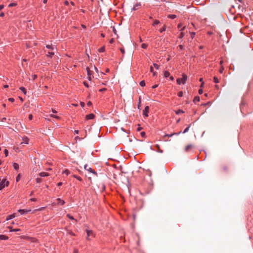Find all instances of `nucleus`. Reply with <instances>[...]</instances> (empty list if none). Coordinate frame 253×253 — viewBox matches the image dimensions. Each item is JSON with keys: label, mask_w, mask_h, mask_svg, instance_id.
Returning <instances> with one entry per match:
<instances>
[{"label": "nucleus", "mask_w": 253, "mask_h": 253, "mask_svg": "<svg viewBox=\"0 0 253 253\" xmlns=\"http://www.w3.org/2000/svg\"><path fill=\"white\" fill-rule=\"evenodd\" d=\"M187 79V76L185 74H183L182 78H178L176 80V82L178 84H185Z\"/></svg>", "instance_id": "f257e3e1"}, {"label": "nucleus", "mask_w": 253, "mask_h": 253, "mask_svg": "<svg viewBox=\"0 0 253 253\" xmlns=\"http://www.w3.org/2000/svg\"><path fill=\"white\" fill-rule=\"evenodd\" d=\"M84 169L85 170L89 171V172L93 174L95 176H97L98 174L92 168L89 167V166L87 164H85L84 166Z\"/></svg>", "instance_id": "f03ea898"}, {"label": "nucleus", "mask_w": 253, "mask_h": 253, "mask_svg": "<svg viewBox=\"0 0 253 253\" xmlns=\"http://www.w3.org/2000/svg\"><path fill=\"white\" fill-rule=\"evenodd\" d=\"M9 182L6 181L5 179H3L0 182V190L3 189L5 187L7 186Z\"/></svg>", "instance_id": "7ed1b4c3"}, {"label": "nucleus", "mask_w": 253, "mask_h": 253, "mask_svg": "<svg viewBox=\"0 0 253 253\" xmlns=\"http://www.w3.org/2000/svg\"><path fill=\"white\" fill-rule=\"evenodd\" d=\"M31 211V210H26V209H20L18 211V212H19L21 215L26 214Z\"/></svg>", "instance_id": "20e7f679"}, {"label": "nucleus", "mask_w": 253, "mask_h": 253, "mask_svg": "<svg viewBox=\"0 0 253 253\" xmlns=\"http://www.w3.org/2000/svg\"><path fill=\"white\" fill-rule=\"evenodd\" d=\"M149 111V107L148 106H145L144 110H143V115L145 117H148Z\"/></svg>", "instance_id": "39448f33"}, {"label": "nucleus", "mask_w": 253, "mask_h": 253, "mask_svg": "<svg viewBox=\"0 0 253 253\" xmlns=\"http://www.w3.org/2000/svg\"><path fill=\"white\" fill-rule=\"evenodd\" d=\"M141 6V3L140 2H137L134 5L133 7L131 8V11H135L137 10L139 7Z\"/></svg>", "instance_id": "423d86ee"}, {"label": "nucleus", "mask_w": 253, "mask_h": 253, "mask_svg": "<svg viewBox=\"0 0 253 253\" xmlns=\"http://www.w3.org/2000/svg\"><path fill=\"white\" fill-rule=\"evenodd\" d=\"M86 234H87L86 240L89 241V240H90V238H89L90 236V235L93 236V232L92 230L86 229Z\"/></svg>", "instance_id": "0eeeda50"}, {"label": "nucleus", "mask_w": 253, "mask_h": 253, "mask_svg": "<svg viewBox=\"0 0 253 253\" xmlns=\"http://www.w3.org/2000/svg\"><path fill=\"white\" fill-rule=\"evenodd\" d=\"M94 117H95V115L92 113L87 114L85 116V119L86 120L93 119Z\"/></svg>", "instance_id": "6e6552de"}, {"label": "nucleus", "mask_w": 253, "mask_h": 253, "mask_svg": "<svg viewBox=\"0 0 253 253\" xmlns=\"http://www.w3.org/2000/svg\"><path fill=\"white\" fill-rule=\"evenodd\" d=\"M15 217V214L14 213H13V214H10V215H8L6 218V220H11L13 218H14V217Z\"/></svg>", "instance_id": "1a4fd4ad"}, {"label": "nucleus", "mask_w": 253, "mask_h": 253, "mask_svg": "<svg viewBox=\"0 0 253 253\" xmlns=\"http://www.w3.org/2000/svg\"><path fill=\"white\" fill-rule=\"evenodd\" d=\"M57 201H58L57 204L60 205H63L65 203L63 200H62L59 198H57Z\"/></svg>", "instance_id": "9d476101"}, {"label": "nucleus", "mask_w": 253, "mask_h": 253, "mask_svg": "<svg viewBox=\"0 0 253 253\" xmlns=\"http://www.w3.org/2000/svg\"><path fill=\"white\" fill-rule=\"evenodd\" d=\"M48 175V173L46 172H42L39 173V175L42 177L47 176Z\"/></svg>", "instance_id": "9b49d317"}, {"label": "nucleus", "mask_w": 253, "mask_h": 253, "mask_svg": "<svg viewBox=\"0 0 253 253\" xmlns=\"http://www.w3.org/2000/svg\"><path fill=\"white\" fill-rule=\"evenodd\" d=\"M86 72H87V76H90V75H93V71H91L89 67H86Z\"/></svg>", "instance_id": "f8f14e48"}, {"label": "nucleus", "mask_w": 253, "mask_h": 253, "mask_svg": "<svg viewBox=\"0 0 253 253\" xmlns=\"http://www.w3.org/2000/svg\"><path fill=\"white\" fill-rule=\"evenodd\" d=\"M155 147H156L157 149L156 151L158 153H163V151L160 148V146L158 144L155 145Z\"/></svg>", "instance_id": "ddd939ff"}, {"label": "nucleus", "mask_w": 253, "mask_h": 253, "mask_svg": "<svg viewBox=\"0 0 253 253\" xmlns=\"http://www.w3.org/2000/svg\"><path fill=\"white\" fill-rule=\"evenodd\" d=\"M8 239V237L4 235H0V240H6Z\"/></svg>", "instance_id": "4468645a"}, {"label": "nucleus", "mask_w": 253, "mask_h": 253, "mask_svg": "<svg viewBox=\"0 0 253 253\" xmlns=\"http://www.w3.org/2000/svg\"><path fill=\"white\" fill-rule=\"evenodd\" d=\"M200 100V98L199 96H195L193 99V102L195 103H196L197 102H199Z\"/></svg>", "instance_id": "2eb2a0df"}, {"label": "nucleus", "mask_w": 253, "mask_h": 253, "mask_svg": "<svg viewBox=\"0 0 253 253\" xmlns=\"http://www.w3.org/2000/svg\"><path fill=\"white\" fill-rule=\"evenodd\" d=\"M192 147H193L192 145H191V144H189V145H187V146H186V147H185V151L186 152H188V151L190 150V149L192 148Z\"/></svg>", "instance_id": "dca6fc26"}, {"label": "nucleus", "mask_w": 253, "mask_h": 253, "mask_svg": "<svg viewBox=\"0 0 253 253\" xmlns=\"http://www.w3.org/2000/svg\"><path fill=\"white\" fill-rule=\"evenodd\" d=\"M181 133V131H179L178 132H174V133H171L170 134H167L166 136H168L169 137H171L172 136L174 135H178L179 134H180Z\"/></svg>", "instance_id": "f3484780"}, {"label": "nucleus", "mask_w": 253, "mask_h": 253, "mask_svg": "<svg viewBox=\"0 0 253 253\" xmlns=\"http://www.w3.org/2000/svg\"><path fill=\"white\" fill-rule=\"evenodd\" d=\"M19 89L22 91V92L23 93V94H26V92H27V91H26V88L23 87V86H21L19 87Z\"/></svg>", "instance_id": "a211bd4d"}, {"label": "nucleus", "mask_w": 253, "mask_h": 253, "mask_svg": "<svg viewBox=\"0 0 253 253\" xmlns=\"http://www.w3.org/2000/svg\"><path fill=\"white\" fill-rule=\"evenodd\" d=\"M10 229V232H17L20 231V229L19 228L12 229L11 227H9Z\"/></svg>", "instance_id": "6ab92c4d"}, {"label": "nucleus", "mask_w": 253, "mask_h": 253, "mask_svg": "<svg viewBox=\"0 0 253 253\" xmlns=\"http://www.w3.org/2000/svg\"><path fill=\"white\" fill-rule=\"evenodd\" d=\"M13 168L15 170H17L19 169V165L17 163H14L13 164Z\"/></svg>", "instance_id": "aec40b11"}, {"label": "nucleus", "mask_w": 253, "mask_h": 253, "mask_svg": "<svg viewBox=\"0 0 253 253\" xmlns=\"http://www.w3.org/2000/svg\"><path fill=\"white\" fill-rule=\"evenodd\" d=\"M73 176L74 177L76 178L77 179H78L80 181H82V180H83L82 178L78 175L74 174V175H73Z\"/></svg>", "instance_id": "412c9836"}, {"label": "nucleus", "mask_w": 253, "mask_h": 253, "mask_svg": "<svg viewBox=\"0 0 253 253\" xmlns=\"http://www.w3.org/2000/svg\"><path fill=\"white\" fill-rule=\"evenodd\" d=\"M67 217L69 219H71V220H75V221H76V222H77V220L76 219H75L74 218V217H73L72 215H71V214H67Z\"/></svg>", "instance_id": "4be33fe9"}, {"label": "nucleus", "mask_w": 253, "mask_h": 253, "mask_svg": "<svg viewBox=\"0 0 253 253\" xmlns=\"http://www.w3.org/2000/svg\"><path fill=\"white\" fill-rule=\"evenodd\" d=\"M175 113L176 114L179 115L180 114L184 113V112L182 110L178 109V110L175 111Z\"/></svg>", "instance_id": "5701e85b"}, {"label": "nucleus", "mask_w": 253, "mask_h": 253, "mask_svg": "<svg viewBox=\"0 0 253 253\" xmlns=\"http://www.w3.org/2000/svg\"><path fill=\"white\" fill-rule=\"evenodd\" d=\"M164 77H165L166 78H168V77H169V75H170V73H169V71H165L164 72Z\"/></svg>", "instance_id": "b1692460"}, {"label": "nucleus", "mask_w": 253, "mask_h": 253, "mask_svg": "<svg viewBox=\"0 0 253 253\" xmlns=\"http://www.w3.org/2000/svg\"><path fill=\"white\" fill-rule=\"evenodd\" d=\"M191 126V124H190L187 127H186L184 131H183V133H185L189 131V128Z\"/></svg>", "instance_id": "393cba45"}, {"label": "nucleus", "mask_w": 253, "mask_h": 253, "mask_svg": "<svg viewBox=\"0 0 253 253\" xmlns=\"http://www.w3.org/2000/svg\"><path fill=\"white\" fill-rule=\"evenodd\" d=\"M166 30V26L165 25H164L162 28H161L159 30V31L160 33H163V32L165 31Z\"/></svg>", "instance_id": "a878e982"}, {"label": "nucleus", "mask_w": 253, "mask_h": 253, "mask_svg": "<svg viewBox=\"0 0 253 253\" xmlns=\"http://www.w3.org/2000/svg\"><path fill=\"white\" fill-rule=\"evenodd\" d=\"M168 17L171 19H174L176 17V16L174 14H170L168 15Z\"/></svg>", "instance_id": "bb28decb"}, {"label": "nucleus", "mask_w": 253, "mask_h": 253, "mask_svg": "<svg viewBox=\"0 0 253 253\" xmlns=\"http://www.w3.org/2000/svg\"><path fill=\"white\" fill-rule=\"evenodd\" d=\"M105 47L104 46H102V47H101L100 48H99L98 49V52H103L105 51Z\"/></svg>", "instance_id": "cd10ccee"}, {"label": "nucleus", "mask_w": 253, "mask_h": 253, "mask_svg": "<svg viewBox=\"0 0 253 253\" xmlns=\"http://www.w3.org/2000/svg\"><path fill=\"white\" fill-rule=\"evenodd\" d=\"M54 53L53 52H48L46 54L47 56L49 57H52L53 55H54Z\"/></svg>", "instance_id": "c85d7f7f"}, {"label": "nucleus", "mask_w": 253, "mask_h": 253, "mask_svg": "<svg viewBox=\"0 0 253 253\" xmlns=\"http://www.w3.org/2000/svg\"><path fill=\"white\" fill-rule=\"evenodd\" d=\"M139 84L142 87H143L145 85V81L143 80V81H141L140 83H139Z\"/></svg>", "instance_id": "c756f323"}, {"label": "nucleus", "mask_w": 253, "mask_h": 253, "mask_svg": "<svg viewBox=\"0 0 253 253\" xmlns=\"http://www.w3.org/2000/svg\"><path fill=\"white\" fill-rule=\"evenodd\" d=\"M70 172L68 169H65L63 170V173L65 174L66 175H68L70 174Z\"/></svg>", "instance_id": "7c9ffc66"}, {"label": "nucleus", "mask_w": 253, "mask_h": 253, "mask_svg": "<svg viewBox=\"0 0 253 253\" xmlns=\"http://www.w3.org/2000/svg\"><path fill=\"white\" fill-rule=\"evenodd\" d=\"M46 47L48 49H52V50L54 49V47L51 45L47 44L46 45Z\"/></svg>", "instance_id": "2f4dec72"}, {"label": "nucleus", "mask_w": 253, "mask_h": 253, "mask_svg": "<svg viewBox=\"0 0 253 253\" xmlns=\"http://www.w3.org/2000/svg\"><path fill=\"white\" fill-rule=\"evenodd\" d=\"M190 36H191V38H192V39H193L196 35V33L194 32H192L190 33Z\"/></svg>", "instance_id": "473e14b6"}, {"label": "nucleus", "mask_w": 253, "mask_h": 253, "mask_svg": "<svg viewBox=\"0 0 253 253\" xmlns=\"http://www.w3.org/2000/svg\"><path fill=\"white\" fill-rule=\"evenodd\" d=\"M159 23H160V21H159L158 20H155L154 21V22H153V23L152 25L154 26H155V25H158V24H159Z\"/></svg>", "instance_id": "72a5a7b5"}, {"label": "nucleus", "mask_w": 253, "mask_h": 253, "mask_svg": "<svg viewBox=\"0 0 253 253\" xmlns=\"http://www.w3.org/2000/svg\"><path fill=\"white\" fill-rule=\"evenodd\" d=\"M184 33H183V32H181L180 33L179 35L178 36V38H179V39H182V38L184 37Z\"/></svg>", "instance_id": "f704fd0d"}, {"label": "nucleus", "mask_w": 253, "mask_h": 253, "mask_svg": "<svg viewBox=\"0 0 253 253\" xmlns=\"http://www.w3.org/2000/svg\"><path fill=\"white\" fill-rule=\"evenodd\" d=\"M148 47V44L146 43H142L141 44V47L144 49H146Z\"/></svg>", "instance_id": "c9c22d12"}, {"label": "nucleus", "mask_w": 253, "mask_h": 253, "mask_svg": "<svg viewBox=\"0 0 253 253\" xmlns=\"http://www.w3.org/2000/svg\"><path fill=\"white\" fill-rule=\"evenodd\" d=\"M17 5V3L15 2L10 3L8 5V7H13Z\"/></svg>", "instance_id": "e433bc0d"}, {"label": "nucleus", "mask_w": 253, "mask_h": 253, "mask_svg": "<svg viewBox=\"0 0 253 253\" xmlns=\"http://www.w3.org/2000/svg\"><path fill=\"white\" fill-rule=\"evenodd\" d=\"M183 95V92L182 91H180L178 92V93H177L178 96L180 97H182Z\"/></svg>", "instance_id": "4c0bfd02"}, {"label": "nucleus", "mask_w": 253, "mask_h": 253, "mask_svg": "<svg viewBox=\"0 0 253 253\" xmlns=\"http://www.w3.org/2000/svg\"><path fill=\"white\" fill-rule=\"evenodd\" d=\"M213 81L215 83H219V81H218V78L216 77H214L213 78Z\"/></svg>", "instance_id": "58836bf2"}, {"label": "nucleus", "mask_w": 253, "mask_h": 253, "mask_svg": "<svg viewBox=\"0 0 253 253\" xmlns=\"http://www.w3.org/2000/svg\"><path fill=\"white\" fill-rule=\"evenodd\" d=\"M42 180V179L41 178L38 177L36 179V182L38 183L41 182Z\"/></svg>", "instance_id": "ea45409f"}, {"label": "nucleus", "mask_w": 253, "mask_h": 253, "mask_svg": "<svg viewBox=\"0 0 253 253\" xmlns=\"http://www.w3.org/2000/svg\"><path fill=\"white\" fill-rule=\"evenodd\" d=\"M4 155H5V157H7L8 155V151L7 149H4Z\"/></svg>", "instance_id": "a19ab883"}, {"label": "nucleus", "mask_w": 253, "mask_h": 253, "mask_svg": "<svg viewBox=\"0 0 253 253\" xmlns=\"http://www.w3.org/2000/svg\"><path fill=\"white\" fill-rule=\"evenodd\" d=\"M199 81H200V82H201V86H201V87H203V86H204V82H203V79H202V78H200V80H199Z\"/></svg>", "instance_id": "79ce46f5"}, {"label": "nucleus", "mask_w": 253, "mask_h": 253, "mask_svg": "<svg viewBox=\"0 0 253 253\" xmlns=\"http://www.w3.org/2000/svg\"><path fill=\"white\" fill-rule=\"evenodd\" d=\"M100 185H101V189H102V191L105 190V184H103V183H101V184H100Z\"/></svg>", "instance_id": "37998d69"}, {"label": "nucleus", "mask_w": 253, "mask_h": 253, "mask_svg": "<svg viewBox=\"0 0 253 253\" xmlns=\"http://www.w3.org/2000/svg\"><path fill=\"white\" fill-rule=\"evenodd\" d=\"M153 66L156 69H159V65H158L157 64H156V63H154L153 64Z\"/></svg>", "instance_id": "c03bdc74"}, {"label": "nucleus", "mask_w": 253, "mask_h": 253, "mask_svg": "<svg viewBox=\"0 0 253 253\" xmlns=\"http://www.w3.org/2000/svg\"><path fill=\"white\" fill-rule=\"evenodd\" d=\"M93 78V75L87 76V79L90 81L91 80L92 78Z\"/></svg>", "instance_id": "a18cd8bd"}, {"label": "nucleus", "mask_w": 253, "mask_h": 253, "mask_svg": "<svg viewBox=\"0 0 253 253\" xmlns=\"http://www.w3.org/2000/svg\"><path fill=\"white\" fill-rule=\"evenodd\" d=\"M141 136L143 137H145L146 133L144 131H142L140 133Z\"/></svg>", "instance_id": "49530a36"}, {"label": "nucleus", "mask_w": 253, "mask_h": 253, "mask_svg": "<svg viewBox=\"0 0 253 253\" xmlns=\"http://www.w3.org/2000/svg\"><path fill=\"white\" fill-rule=\"evenodd\" d=\"M84 85L86 87H89V84L87 83H86V82H84Z\"/></svg>", "instance_id": "de8ad7c7"}, {"label": "nucleus", "mask_w": 253, "mask_h": 253, "mask_svg": "<svg viewBox=\"0 0 253 253\" xmlns=\"http://www.w3.org/2000/svg\"><path fill=\"white\" fill-rule=\"evenodd\" d=\"M203 92V89L202 88H200V89H199L198 93H199V94H202Z\"/></svg>", "instance_id": "09e8293b"}, {"label": "nucleus", "mask_w": 253, "mask_h": 253, "mask_svg": "<svg viewBox=\"0 0 253 253\" xmlns=\"http://www.w3.org/2000/svg\"><path fill=\"white\" fill-rule=\"evenodd\" d=\"M106 88H101V89H100L99 90V91L100 92H103V91H106Z\"/></svg>", "instance_id": "8fccbe9b"}, {"label": "nucleus", "mask_w": 253, "mask_h": 253, "mask_svg": "<svg viewBox=\"0 0 253 253\" xmlns=\"http://www.w3.org/2000/svg\"><path fill=\"white\" fill-rule=\"evenodd\" d=\"M179 47L180 49L181 50H183L184 49V46L183 45H181V44L179 45Z\"/></svg>", "instance_id": "3c124183"}, {"label": "nucleus", "mask_w": 253, "mask_h": 253, "mask_svg": "<svg viewBox=\"0 0 253 253\" xmlns=\"http://www.w3.org/2000/svg\"><path fill=\"white\" fill-rule=\"evenodd\" d=\"M8 100L11 102H13L14 101V99L13 98H9Z\"/></svg>", "instance_id": "603ef678"}, {"label": "nucleus", "mask_w": 253, "mask_h": 253, "mask_svg": "<svg viewBox=\"0 0 253 253\" xmlns=\"http://www.w3.org/2000/svg\"><path fill=\"white\" fill-rule=\"evenodd\" d=\"M28 119L30 120H32V119H33V115L32 114H30L28 116Z\"/></svg>", "instance_id": "864d4df0"}, {"label": "nucleus", "mask_w": 253, "mask_h": 253, "mask_svg": "<svg viewBox=\"0 0 253 253\" xmlns=\"http://www.w3.org/2000/svg\"><path fill=\"white\" fill-rule=\"evenodd\" d=\"M113 31L115 34H117V30L114 27L113 28Z\"/></svg>", "instance_id": "5fc2aeb1"}, {"label": "nucleus", "mask_w": 253, "mask_h": 253, "mask_svg": "<svg viewBox=\"0 0 253 253\" xmlns=\"http://www.w3.org/2000/svg\"><path fill=\"white\" fill-rule=\"evenodd\" d=\"M158 86V84H155V85H153V86H152V88H157Z\"/></svg>", "instance_id": "6e6d98bb"}, {"label": "nucleus", "mask_w": 253, "mask_h": 253, "mask_svg": "<svg viewBox=\"0 0 253 253\" xmlns=\"http://www.w3.org/2000/svg\"><path fill=\"white\" fill-rule=\"evenodd\" d=\"M28 142H29V139L27 138H26V140H25V141H24V143L27 144H28Z\"/></svg>", "instance_id": "4d7b16f0"}, {"label": "nucleus", "mask_w": 253, "mask_h": 253, "mask_svg": "<svg viewBox=\"0 0 253 253\" xmlns=\"http://www.w3.org/2000/svg\"><path fill=\"white\" fill-rule=\"evenodd\" d=\"M80 105L82 107H84L85 105V104L83 102H81L80 103Z\"/></svg>", "instance_id": "13d9d810"}, {"label": "nucleus", "mask_w": 253, "mask_h": 253, "mask_svg": "<svg viewBox=\"0 0 253 253\" xmlns=\"http://www.w3.org/2000/svg\"><path fill=\"white\" fill-rule=\"evenodd\" d=\"M120 51H121V52L123 53V54H124L125 51V49H123V48H121L120 49Z\"/></svg>", "instance_id": "bf43d9fd"}, {"label": "nucleus", "mask_w": 253, "mask_h": 253, "mask_svg": "<svg viewBox=\"0 0 253 253\" xmlns=\"http://www.w3.org/2000/svg\"><path fill=\"white\" fill-rule=\"evenodd\" d=\"M3 16H4V13L3 12H1L0 13V17H3Z\"/></svg>", "instance_id": "052dcab7"}, {"label": "nucleus", "mask_w": 253, "mask_h": 253, "mask_svg": "<svg viewBox=\"0 0 253 253\" xmlns=\"http://www.w3.org/2000/svg\"><path fill=\"white\" fill-rule=\"evenodd\" d=\"M87 106H90L92 105V103L90 101H88L87 103Z\"/></svg>", "instance_id": "680f3d73"}, {"label": "nucleus", "mask_w": 253, "mask_h": 253, "mask_svg": "<svg viewBox=\"0 0 253 253\" xmlns=\"http://www.w3.org/2000/svg\"><path fill=\"white\" fill-rule=\"evenodd\" d=\"M74 253H78V250L77 249H74Z\"/></svg>", "instance_id": "e2e57ef3"}, {"label": "nucleus", "mask_w": 253, "mask_h": 253, "mask_svg": "<svg viewBox=\"0 0 253 253\" xmlns=\"http://www.w3.org/2000/svg\"><path fill=\"white\" fill-rule=\"evenodd\" d=\"M62 184H63V183H62V182H58V183H57V186H61V185H62Z\"/></svg>", "instance_id": "0e129e2a"}, {"label": "nucleus", "mask_w": 253, "mask_h": 253, "mask_svg": "<svg viewBox=\"0 0 253 253\" xmlns=\"http://www.w3.org/2000/svg\"><path fill=\"white\" fill-rule=\"evenodd\" d=\"M93 68H94V69L95 70V71L96 72H98V69L95 66H93Z\"/></svg>", "instance_id": "69168bd1"}, {"label": "nucleus", "mask_w": 253, "mask_h": 253, "mask_svg": "<svg viewBox=\"0 0 253 253\" xmlns=\"http://www.w3.org/2000/svg\"><path fill=\"white\" fill-rule=\"evenodd\" d=\"M109 42H110V43H113V42H114V39H110V41H109Z\"/></svg>", "instance_id": "338daca9"}, {"label": "nucleus", "mask_w": 253, "mask_h": 253, "mask_svg": "<svg viewBox=\"0 0 253 253\" xmlns=\"http://www.w3.org/2000/svg\"><path fill=\"white\" fill-rule=\"evenodd\" d=\"M169 79H170V81H172L174 80V78L172 76H169Z\"/></svg>", "instance_id": "774afa93"}]
</instances>
